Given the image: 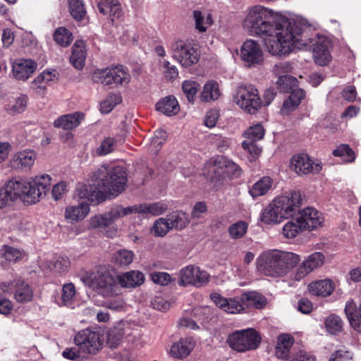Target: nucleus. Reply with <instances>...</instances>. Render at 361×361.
I'll use <instances>...</instances> for the list:
<instances>
[{
  "instance_id": "3c124183",
  "label": "nucleus",
  "mask_w": 361,
  "mask_h": 361,
  "mask_svg": "<svg viewBox=\"0 0 361 361\" xmlns=\"http://www.w3.org/2000/svg\"><path fill=\"white\" fill-rule=\"evenodd\" d=\"M143 214H150L153 216H159L167 210V205L162 202H154L151 204H142Z\"/></svg>"
},
{
  "instance_id": "dca6fc26",
  "label": "nucleus",
  "mask_w": 361,
  "mask_h": 361,
  "mask_svg": "<svg viewBox=\"0 0 361 361\" xmlns=\"http://www.w3.org/2000/svg\"><path fill=\"white\" fill-rule=\"evenodd\" d=\"M210 298L218 307L226 312L237 314L243 310L241 297L226 298L218 293H213L210 295Z\"/></svg>"
},
{
  "instance_id": "423d86ee",
  "label": "nucleus",
  "mask_w": 361,
  "mask_h": 361,
  "mask_svg": "<svg viewBox=\"0 0 361 361\" xmlns=\"http://www.w3.org/2000/svg\"><path fill=\"white\" fill-rule=\"evenodd\" d=\"M226 343L232 350L244 353L257 349L261 343V337L257 331L249 328L230 334Z\"/></svg>"
},
{
  "instance_id": "39448f33",
  "label": "nucleus",
  "mask_w": 361,
  "mask_h": 361,
  "mask_svg": "<svg viewBox=\"0 0 361 361\" xmlns=\"http://www.w3.org/2000/svg\"><path fill=\"white\" fill-rule=\"evenodd\" d=\"M85 284L94 290H97L104 295H111L115 293L117 284L114 269L106 265H100L83 276Z\"/></svg>"
},
{
  "instance_id": "37998d69",
  "label": "nucleus",
  "mask_w": 361,
  "mask_h": 361,
  "mask_svg": "<svg viewBox=\"0 0 361 361\" xmlns=\"http://www.w3.org/2000/svg\"><path fill=\"white\" fill-rule=\"evenodd\" d=\"M134 253L128 250H120L116 252L113 257L115 264L120 267H126L132 263Z\"/></svg>"
},
{
  "instance_id": "a878e982",
  "label": "nucleus",
  "mask_w": 361,
  "mask_h": 361,
  "mask_svg": "<svg viewBox=\"0 0 361 361\" xmlns=\"http://www.w3.org/2000/svg\"><path fill=\"white\" fill-rule=\"evenodd\" d=\"M240 297L243 309L245 307L261 309L265 306L267 303L265 297L255 291L245 292L243 293Z\"/></svg>"
},
{
  "instance_id": "603ef678",
  "label": "nucleus",
  "mask_w": 361,
  "mask_h": 361,
  "mask_svg": "<svg viewBox=\"0 0 361 361\" xmlns=\"http://www.w3.org/2000/svg\"><path fill=\"white\" fill-rule=\"evenodd\" d=\"M0 255L9 262H16L18 260L22 259V252L13 247L4 245V248L0 251Z\"/></svg>"
},
{
  "instance_id": "4be33fe9",
  "label": "nucleus",
  "mask_w": 361,
  "mask_h": 361,
  "mask_svg": "<svg viewBox=\"0 0 361 361\" xmlns=\"http://www.w3.org/2000/svg\"><path fill=\"white\" fill-rule=\"evenodd\" d=\"M194 346L195 344L191 338H181L172 345L170 353L173 357L183 359L191 353Z\"/></svg>"
},
{
  "instance_id": "2eb2a0df",
  "label": "nucleus",
  "mask_w": 361,
  "mask_h": 361,
  "mask_svg": "<svg viewBox=\"0 0 361 361\" xmlns=\"http://www.w3.org/2000/svg\"><path fill=\"white\" fill-rule=\"evenodd\" d=\"M305 229L312 231L322 226L324 222V216L322 213L313 207H306L300 210L297 214Z\"/></svg>"
},
{
  "instance_id": "aec40b11",
  "label": "nucleus",
  "mask_w": 361,
  "mask_h": 361,
  "mask_svg": "<svg viewBox=\"0 0 361 361\" xmlns=\"http://www.w3.org/2000/svg\"><path fill=\"white\" fill-rule=\"evenodd\" d=\"M14 298L20 303L30 302L33 298V290L31 286L21 279L13 281Z\"/></svg>"
},
{
  "instance_id": "c03bdc74",
  "label": "nucleus",
  "mask_w": 361,
  "mask_h": 361,
  "mask_svg": "<svg viewBox=\"0 0 361 361\" xmlns=\"http://www.w3.org/2000/svg\"><path fill=\"white\" fill-rule=\"evenodd\" d=\"M54 39L56 44L66 47L73 41V36L72 33L68 29L61 27L55 30Z\"/></svg>"
},
{
  "instance_id": "f03ea898",
  "label": "nucleus",
  "mask_w": 361,
  "mask_h": 361,
  "mask_svg": "<svg viewBox=\"0 0 361 361\" xmlns=\"http://www.w3.org/2000/svg\"><path fill=\"white\" fill-rule=\"evenodd\" d=\"M92 184L78 185L76 192L80 199H86L92 203L104 201L106 195L116 197L126 188L127 173L121 166L102 165L90 175Z\"/></svg>"
},
{
  "instance_id": "9d476101",
  "label": "nucleus",
  "mask_w": 361,
  "mask_h": 361,
  "mask_svg": "<svg viewBox=\"0 0 361 361\" xmlns=\"http://www.w3.org/2000/svg\"><path fill=\"white\" fill-rule=\"evenodd\" d=\"M74 342L86 358L96 355L102 349L103 343L99 333L88 329L80 331L75 336Z\"/></svg>"
},
{
  "instance_id": "f704fd0d",
  "label": "nucleus",
  "mask_w": 361,
  "mask_h": 361,
  "mask_svg": "<svg viewBox=\"0 0 361 361\" xmlns=\"http://www.w3.org/2000/svg\"><path fill=\"white\" fill-rule=\"evenodd\" d=\"M305 230L301 221L295 216L287 222L283 228V234L287 238H293L298 233Z\"/></svg>"
},
{
  "instance_id": "4d7b16f0",
  "label": "nucleus",
  "mask_w": 361,
  "mask_h": 361,
  "mask_svg": "<svg viewBox=\"0 0 361 361\" xmlns=\"http://www.w3.org/2000/svg\"><path fill=\"white\" fill-rule=\"evenodd\" d=\"M245 135L250 141H257L263 138L264 130L261 124H257L248 128L245 133Z\"/></svg>"
},
{
  "instance_id": "c9c22d12",
  "label": "nucleus",
  "mask_w": 361,
  "mask_h": 361,
  "mask_svg": "<svg viewBox=\"0 0 361 361\" xmlns=\"http://www.w3.org/2000/svg\"><path fill=\"white\" fill-rule=\"evenodd\" d=\"M220 96V91L219 85L215 81L207 82L203 87V90L201 94V99L204 102L210 101H214L217 99Z\"/></svg>"
},
{
  "instance_id": "a211bd4d",
  "label": "nucleus",
  "mask_w": 361,
  "mask_h": 361,
  "mask_svg": "<svg viewBox=\"0 0 361 361\" xmlns=\"http://www.w3.org/2000/svg\"><path fill=\"white\" fill-rule=\"evenodd\" d=\"M116 279L123 288H136L144 283L145 275L141 271L132 270L118 275Z\"/></svg>"
},
{
  "instance_id": "5701e85b",
  "label": "nucleus",
  "mask_w": 361,
  "mask_h": 361,
  "mask_svg": "<svg viewBox=\"0 0 361 361\" xmlns=\"http://www.w3.org/2000/svg\"><path fill=\"white\" fill-rule=\"evenodd\" d=\"M84 118V114L79 112L66 114L60 116L54 122L56 128H61L63 130H71L78 127L80 121Z\"/></svg>"
},
{
  "instance_id": "bb28decb",
  "label": "nucleus",
  "mask_w": 361,
  "mask_h": 361,
  "mask_svg": "<svg viewBox=\"0 0 361 361\" xmlns=\"http://www.w3.org/2000/svg\"><path fill=\"white\" fill-rule=\"evenodd\" d=\"M290 93L288 99L283 102L281 109L282 114H288L290 111L294 110L301 103L305 95L303 90L300 88H295Z\"/></svg>"
},
{
  "instance_id": "5fc2aeb1",
  "label": "nucleus",
  "mask_w": 361,
  "mask_h": 361,
  "mask_svg": "<svg viewBox=\"0 0 361 361\" xmlns=\"http://www.w3.org/2000/svg\"><path fill=\"white\" fill-rule=\"evenodd\" d=\"M116 142V139L113 137H106L97 149V154L99 156H104L112 152L115 149Z\"/></svg>"
},
{
  "instance_id": "de8ad7c7",
  "label": "nucleus",
  "mask_w": 361,
  "mask_h": 361,
  "mask_svg": "<svg viewBox=\"0 0 361 361\" xmlns=\"http://www.w3.org/2000/svg\"><path fill=\"white\" fill-rule=\"evenodd\" d=\"M335 157H340L345 162H353L355 159V154L353 150L345 144L339 145L333 151Z\"/></svg>"
},
{
  "instance_id": "393cba45",
  "label": "nucleus",
  "mask_w": 361,
  "mask_h": 361,
  "mask_svg": "<svg viewBox=\"0 0 361 361\" xmlns=\"http://www.w3.org/2000/svg\"><path fill=\"white\" fill-rule=\"evenodd\" d=\"M85 59V42L83 40H76L72 47L70 61L75 68L81 70L84 67Z\"/></svg>"
},
{
  "instance_id": "864d4df0",
  "label": "nucleus",
  "mask_w": 361,
  "mask_h": 361,
  "mask_svg": "<svg viewBox=\"0 0 361 361\" xmlns=\"http://www.w3.org/2000/svg\"><path fill=\"white\" fill-rule=\"evenodd\" d=\"M75 294V286L73 283L64 284L62 288L61 302L60 305H68L73 301Z\"/></svg>"
},
{
  "instance_id": "e433bc0d",
  "label": "nucleus",
  "mask_w": 361,
  "mask_h": 361,
  "mask_svg": "<svg viewBox=\"0 0 361 361\" xmlns=\"http://www.w3.org/2000/svg\"><path fill=\"white\" fill-rule=\"evenodd\" d=\"M125 334L124 329L121 324H118L111 329L106 337V343L111 348H116L121 343Z\"/></svg>"
},
{
  "instance_id": "4c0bfd02",
  "label": "nucleus",
  "mask_w": 361,
  "mask_h": 361,
  "mask_svg": "<svg viewBox=\"0 0 361 361\" xmlns=\"http://www.w3.org/2000/svg\"><path fill=\"white\" fill-rule=\"evenodd\" d=\"M224 161V157H217L213 162L212 166L210 167V172L212 175V180L221 182L227 178L226 171L224 169V166L221 162Z\"/></svg>"
},
{
  "instance_id": "f3484780",
  "label": "nucleus",
  "mask_w": 361,
  "mask_h": 361,
  "mask_svg": "<svg viewBox=\"0 0 361 361\" xmlns=\"http://www.w3.org/2000/svg\"><path fill=\"white\" fill-rule=\"evenodd\" d=\"M37 63L31 59H18L12 66L13 77L18 80H25L35 71Z\"/></svg>"
},
{
  "instance_id": "774afa93",
  "label": "nucleus",
  "mask_w": 361,
  "mask_h": 361,
  "mask_svg": "<svg viewBox=\"0 0 361 361\" xmlns=\"http://www.w3.org/2000/svg\"><path fill=\"white\" fill-rule=\"evenodd\" d=\"M27 103V97L25 94L20 95L16 100L11 110L13 113H22L25 111Z\"/></svg>"
},
{
  "instance_id": "412c9836",
  "label": "nucleus",
  "mask_w": 361,
  "mask_h": 361,
  "mask_svg": "<svg viewBox=\"0 0 361 361\" xmlns=\"http://www.w3.org/2000/svg\"><path fill=\"white\" fill-rule=\"evenodd\" d=\"M36 159V154L32 150H25L15 154L11 161V165L14 169H30Z\"/></svg>"
},
{
  "instance_id": "1a4fd4ad",
  "label": "nucleus",
  "mask_w": 361,
  "mask_h": 361,
  "mask_svg": "<svg viewBox=\"0 0 361 361\" xmlns=\"http://www.w3.org/2000/svg\"><path fill=\"white\" fill-rule=\"evenodd\" d=\"M92 80L94 82L101 83L104 85H122L130 82V75L127 68L119 65L105 69L95 70L92 73Z\"/></svg>"
},
{
  "instance_id": "f8f14e48",
  "label": "nucleus",
  "mask_w": 361,
  "mask_h": 361,
  "mask_svg": "<svg viewBox=\"0 0 361 361\" xmlns=\"http://www.w3.org/2000/svg\"><path fill=\"white\" fill-rule=\"evenodd\" d=\"M290 168L298 175L318 173L322 170L320 163H314L307 154H297L292 157Z\"/></svg>"
},
{
  "instance_id": "f257e3e1",
  "label": "nucleus",
  "mask_w": 361,
  "mask_h": 361,
  "mask_svg": "<svg viewBox=\"0 0 361 361\" xmlns=\"http://www.w3.org/2000/svg\"><path fill=\"white\" fill-rule=\"evenodd\" d=\"M250 34L264 37V44L272 55H286L295 48L302 49L308 44L300 38L301 29L287 20L274 21L271 11L262 6L250 8L243 22Z\"/></svg>"
},
{
  "instance_id": "09e8293b",
  "label": "nucleus",
  "mask_w": 361,
  "mask_h": 361,
  "mask_svg": "<svg viewBox=\"0 0 361 361\" xmlns=\"http://www.w3.org/2000/svg\"><path fill=\"white\" fill-rule=\"evenodd\" d=\"M199 88L200 85L195 81L185 80L182 84L183 92L185 94L188 102L190 103L194 102Z\"/></svg>"
},
{
  "instance_id": "c85d7f7f",
  "label": "nucleus",
  "mask_w": 361,
  "mask_h": 361,
  "mask_svg": "<svg viewBox=\"0 0 361 361\" xmlns=\"http://www.w3.org/2000/svg\"><path fill=\"white\" fill-rule=\"evenodd\" d=\"M89 212L88 204L81 202L78 205L66 207L65 218L71 222H77L83 219L88 214Z\"/></svg>"
},
{
  "instance_id": "8fccbe9b",
  "label": "nucleus",
  "mask_w": 361,
  "mask_h": 361,
  "mask_svg": "<svg viewBox=\"0 0 361 361\" xmlns=\"http://www.w3.org/2000/svg\"><path fill=\"white\" fill-rule=\"evenodd\" d=\"M247 231V224L243 221H239L231 225L228 228V233L233 239H238L244 236Z\"/></svg>"
},
{
  "instance_id": "49530a36",
  "label": "nucleus",
  "mask_w": 361,
  "mask_h": 361,
  "mask_svg": "<svg viewBox=\"0 0 361 361\" xmlns=\"http://www.w3.org/2000/svg\"><path fill=\"white\" fill-rule=\"evenodd\" d=\"M171 230L166 218H159L155 221L151 229V233L157 237L165 236Z\"/></svg>"
},
{
  "instance_id": "58836bf2",
  "label": "nucleus",
  "mask_w": 361,
  "mask_h": 361,
  "mask_svg": "<svg viewBox=\"0 0 361 361\" xmlns=\"http://www.w3.org/2000/svg\"><path fill=\"white\" fill-rule=\"evenodd\" d=\"M68 8L71 16L77 21L83 20L86 16L82 0H68Z\"/></svg>"
},
{
  "instance_id": "6e6552de",
  "label": "nucleus",
  "mask_w": 361,
  "mask_h": 361,
  "mask_svg": "<svg viewBox=\"0 0 361 361\" xmlns=\"http://www.w3.org/2000/svg\"><path fill=\"white\" fill-rule=\"evenodd\" d=\"M172 58L183 67L188 68L196 64L200 57V51L188 40H174L170 47Z\"/></svg>"
},
{
  "instance_id": "7c9ffc66",
  "label": "nucleus",
  "mask_w": 361,
  "mask_h": 361,
  "mask_svg": "<svg viewBox=\"0 0 361 361\" xmlns=\"http://www.w3.org/2000/svg\"><path fill=\"white\" fill-rule=\"evenodd\" d=\"M272 185V178L269 176H263L252 185L249 193L253 198L265 195L271 190Z\"/></svg>"
},
{
  "instance_id": "052dcab7",
  "label": "nucleus",
  "mask_w": 361,
  "mask_h": 361,
  "mask_svg": "<svg viewBox=\"0 0 361 361\" xmlns=\"http://www.w3.org/2000/svg\"><path fill=\"white\" fill-rule=\"evenodd\" d=\"M16 200L5 186L0 189V209L11 206Z\"/></svg>"
},
{
  "instance_id": "b1692460",
  "label": "nucleus",
  "mask_w": 361,
  "mask_h": 361,
  "mask_svg": "<svg viewBox=\"0 0 361 361\" xmlns=\"http://www.w3.org/2000/svg\"><path fill=\"white\" fill-rule=\"evenodd\" d=\"M308 290L314 295L326 297L333 293L334 285L330 279L319 280L310 283Z\"/></svg>"
},
{
  "instance_id": "e2e57ef3",
  "label": "nucleus",
  "mask_w": 361,
  "mask_h": 361,
  "mask_svg": "<svg viewBox=\"0 0 361 361\" xmlns=\"http://www.w3.org/2000/svg\"><path fill=\"white\" fill-rule=\"evenodd\" d=\"M151 279L154 283L161 286L168 285L171 281V277L170 274L166 272H154L151 274Z\"/></svg>"
},
{
  "instance_id": "ea45409f",
  "label": "nucleus",
  "mask_w": 361,
  "mask_h": 361,
  "mask_svg": "<svg viewBox=\"0 0 361 361\" xmlns=\"http://www.w3.org/2000/svg\"><path fill=\"white\" fill-rule=\"evenodd\" d=\"M195 267L192 265L187 266L179 271V279L178 283L181 286L188 285L195 286Z\"/></svg>"
},
{
  "instance_id": "13d9d810",
  "label": "nucleus",
  "mask_w": 361,
  "mask_h": 361,
  "mask_svg": "<svg viewBox=\"0 0 361 361\" xmlns=\"http://www.w3.org/2000/svg\"><path fill=\"white\" fill-rule=\"evenodd\" d=\"M224 166V169L226 171L227 178H237L240 176L241 173L240 168L233 161L224 157V161L221 162Z\"/></svg>"
},
{
  "instance_id": "79ce46f5",
  "label": "nucleus",
  "mask_w": 361,
  "mask_h": 361,
  "mask_svg": "<svg viewBox=\"0 0 361 361\" xmlns=\"http://www.w3.org/2000/svg\"><path fill=\"white\" fill-rule=\"evenodd\" d=\"M142 207V204H140L127 207H123L121 205H117L111 209L113 211V216H114L116 220H117L121 217L130 214H143L144 210Z\"/></svg>"
},
{
  "instance_id": "cd10ccee",
  "label": "nucleus",
  "mask_w": 361,
  "mask_h": 361,
  "mask_svg": "<svg viewBox=\"0 0 361 361\" xmlns=\"http://www.w3.org/2000/svg\"><path fill=\"white\" fill-rule=\"evenodd\" d=\"M156 109L166 116H173L178 113L180 108L177 99L173 96H168L159 101Z\"/></svg>"
},
{
  "instance_id": "0e129e2a",
  "label": "nucleus",
  "mask_w": 361,
  "mask_h": 361,
  "mask_svg": "<svg viewBox=\"0 0 361 361\" xmlns=\"http://www.w3.org/2000/svg\"><path fill=\"white\" fill-rule=\"evenodd\" d=\"M353 358L351 352L338 350L331 355L329 361H353Z\"/></svg>"
},
{
  "instance_id": "20e7f679",
  "label": "nucleus",
  "mask_w": 361,
  "mask_h": 361,
  "mask_svg": "<svg viewBox=\"0 0 361 361\" xmlns=\"http://www.w3.org/2000/svg\"><path fill=\"white\" fill-rule=\"evenodd\" d=\"M50 185L51 178L44 174L36 176L31 181L15 178L7 181L4 186L16 200L20 198L29 204H35L47 194Z\"/></svg>"
},
{
  "instance_id": "69168bd1",
  "label": "nucleus",
  "mask_w": 361,
  "mask_h": 361,
  "mask_svg": "<svg viewBox=\"0 0 361 361\" xmlns=\"http://www.w3.org/2000/svg\"><path fill=\"white\" fill-rule=\"evenodd\" d=\"M344 311L348 320L353 318L356 314H360V307H357L356 303L352 299L346 302Z\"/></svg>"
},
{
  "instance_id": "bf43d9fd",
  "label": "nucleus",
  "mask_w": 361,
  "mask_h": 361,
  "mask_svg": "<svg viewBox=\"0 0 361 361\" xmlns=\"http://www.w3.org/2000/svg\"><path fill=\"white\" fill-rule=\"evenodd\" d=\"M63 357L75 361H82L86 358L85 354L80 352L79 348H66L62 353Z\"/></svg>"
},
{
  "instance_id": "a19ab883",
  "label": "nucleus",
  "mask_w": 361,
  "mask_h": 361,
  "mask_svg": "<svg viewBox=\"0 0 361 361\" xmlns=\"http://www.w3.org/2000/svg\"><path fill=\"white\" fill-rule=\"evenodd\" d=\"M298 80L291 75H283L279 76L276 85L280 92H290L297 87Z\"/></svg>"
},
{
  "instance_id": "72a5a7b5",
  "label": "nucleus",
  "mask_w": 361,
  "mask_h": 361,
  "mask_svg": "<svg viewBox=\"0 0 361 361\" xmlns=\"http://www.w3.org/2000/svg\"><path fill=\"white\" fill-rule=\"evenodd\" d=\"M171 229L181 230L186 227L190 221L186 213L176 211L166 216Z\"/></svg>"
},
{
  "instance_id": "473e14b6",
  "label": "nucleus",
  "mask_w": 361,
  "mask_h": 361,
  "mask_svg": "<svg viewBox=\"0 0 361 361\" xmlns=\"http://www.w3.org/2000/svg\"><path fill=\"white\" fill-rule=\"evenodd\" d=\"M116 220L113 216V211L111 209L106 213L92 216L90 220V225L92 228L102 229L110 226Z\"/></svg>"
},
{
  "instance_id": "4468645a",
  "label": "nucleus",
  "mask_w": 361,
  "mask_h": 361,
  "mask_svg": "<svg viewBox=\"0 0 361 361\" xmlns=\"http://www.w3.org/2000/svg\"><path fill=\"white\" fill-rule=\"evenodd\" d=\"M324 255L321 252H315L304 260L297 269L295 279L300 281L313 270L322 267L324 262Z\"/></svg>"
},
{
  "instance_id": "2f4dec72",
  "label": "nucleus",
  "mask_w": 361,
  "mask_h": 361,
  "mask_svg": "<svg viewBox=\"0 0 361 361\" xmlns=\"http://www.w3.org/2000/svg\"><path fill=\"white\" fill-rule=\"evenodd\" d=\"M294 343V339L288 334H282L278 337L276 347V355L279 358L289 359L290 349Z\"/></svg>"
},
{
  "instance_id": "6ab92c4d",
  "label": "nucleus",
  "mask_w": 361,
  "mask_h": 361,
  "mask_svg": "<svg viewBox=\"0 0 361 361\" xmlns=\"http://www.w3.org/2000/svg\"><path fill=\"white\" fill-rule=\"evenodd\" d=\"M313 57L317 64L326 66L331 59L329 48L330 42L328 40H322L314 44Z\"/></svg>"
},
{
  "instance_id": "c756f323",
  "label": "nucleus",
  "mask_w": 361,
  "mask_h": 361,
  "mask_svg": "<svg viewBox=\"0 0 361 361\" xmlns=\"http://www.w3.org/2000/svg\"><path fill=\"white\" fill-rule=\"evenodd\" d=\"M278 207L275 200L267 207L261 215V221L264 224L280 223L285 219L281 211Z\"/></svg>"
},
{
  "instance_id": "9b49d317",
  "label": "nucleus",
  "mask_w": 361,
  "mask_h": 361,
  "mask_svg": "<svg viewBox=\"0 0 361 361\" xmlns=\"http://www.w3.org/2000/svg\"><path fill=\"white\" fill-rule=\"evenodd\" d=\"M275 201L285 219H288L297 216L302 204L303 198L300 191L294 190L276 197Z\"/></svg>"
},
{
  "instance_id": "7ed1b4c3",
  "label": "nucleus",
  "mask_w": 361,
  "mask_h": 361,
  "mask_svg": "<svg viewBox=\"0 0 361 361\" xmlns=\"http://www.w3.org/2000/svg\"><path fill=\"white\" fill-rule=\"evenodd\" d=\"M300 261V257L293 252L279 250L264 252L257 259L258 269L271 277L285 276Z\"/></svg>"
},
{
  "instance_id": "0eeeda50",
  "label": "nucleus",
  "mask_w": 361,
  "mask_h": 361,
  "mask_svg": "<svg viewBox=\"0 0 361 361\" xmlns=\"http://www.w3.org/2000/svg\"><path fill=\"white\" fill-rule=\"evenodd\" d=\"M234 102L250 114H255L263 106L258 90L252 85L238 86L234 96Z\"/></svg>"
},
{
  "instance_id": "680f3d73",
  "label": "nucleus",
  "mask_w": 361,
  "mask_h": 361,
  "mask_svg": "<svg viewBox=\"0 0 361 361\" xmlns=\"http://www.w3.org/2000/svg\"><path fill=\"white\" fill-rule=\"evenodd\" d=\"M164 73L169 80H173L178 76V71L176 66L171 64L169 61L163 62Z\"/></svg>"
},
{
  "instance_id": "6e6d98bb",
  "label": "nucleus",
  "mask_w": 361,
  "mask_h": 361,
  "mask_svg": "<svg viewBox=\"0 0 361 361\" xmlns=\"http://www.w3.org/2000/svg\"><path fill=\"white\" fill-rule=\"evenodd\" d=\"M120 102L121 98L118 94L109 95L105 100L101 102V112L102 114H109Z\"/></svg>"
},
{
  "instance_id": "a18cd8bd",
  "label": "nucleus",
  "mask_w": 361,
  "mask_h": 361,
  "mask_svg": "<svg viewBox=\"0 0 361 361\" xmlns=\"http://www.w3.org/2000/svg\"><path fill=\"white\" fill-rule=\"evenodd\" d=\"M343 321L340 317L331 314L325 321L326 331L331 334H336L343 330Z\"/></svg>"
},
{
  "instance_id": "ddd939ff",
  "label": "nucleus",
  "mask_w": 361,
  "mask_h": 361,
  "mask_svg": "<svg viewBox=\"0 0 361 361\" xmlns=\"http://www.w3.org/2000/svg\"><path fill=\"white\" fill-rule=\"evenodd\" d=\"M240 58L248 66L259 63L263 60L260 45L254 40H246L241 46Z\"/></svg>"
},
{
  "instance_id": "338daca9",
  "label": "nucleus",
  "mask_w": 361,
  "mask_h": 361,
  "mask_svg": "<svg viewBox=\"0 0 361 361\" xmlns=\"http://www.w3.org/2000/svg\"><path fill=\"white\" fill-rule=\"evenodd\" d=\"M209 275L207 271L201 270L195 267V286L196 287L202 286L209 281Z\"/></svg>"
}]
</instances>
